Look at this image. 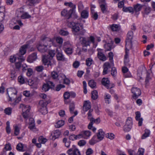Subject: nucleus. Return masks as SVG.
<instances>
[{
    "mask_svg": "<svg viewBox=\"0 0 155 155\" xmlns=\"http://www.w3.org/2000/svg\"><path fill=\"white\" fill-rule=\"evenodd\" d=\"M65 52L68 55H70L71 54L73 51V47L70 48H68L67 47V48L64 49Z\"/></svg>",
    "mask_w": 155,
    "mask_h": 155,
    "instance_id": "c03bdc74",
    "label": "nucleus"
},
{
    "mask_svg": "<svg viewBox=\"0 0 155 155\" xmlns=\"http://www.w3.org/2000/svg\"><path fill=\"white\" fill-rule=\"evenodd\" d=\"M136 119L138 121V125L139 126H141L142 124V122L143 119L142 118H140V113L139 112H136L135 113Z\"/></svg>",
    "mask_w": 155,
    "mask_h": 155,
    "instance_id": "6ab92c4d",
    "label": "nucleus"
},
{
    "mask_svg": "<svg viewBox=\"0 0 155 155\" xmlns=\"http://www.w3.org/2000/svg\"><path fill=\"white\" fill-rule=\"evenodd\" d=\"M88 84L89 86L92 88H95L96 85V83L93 80H90Z\"/></svg>",
    "mask_w": 155,
    "mask_h": 155,
    "instance_id": "e433bc0d",
    "label": "nucleus"
},
{
    "mask_svg": "<svg viewBox=\"0 0 155 155\" xmlns=\"http://www.w3.org/2000/svg\"><path fill=\"white\" fill-rule=\"evenodd\" d=\"M18 57L17 55H15L13 56H11L10 58V62L12 63L14 62H16L17 61Z\"/></svg>",
    "mask_w": 155,
    "mask_h": 155,
    "instance_id": "8fccbe9b",
    "label": "nucleus"
},
{
    "mask_svg": "<svg viewBox=\"0 0 155 155\" xmlns=\"http://www.w3.org/2000/svg\"><path fill=\"white\" fill-rule=\"evenodd\" d=\"M142 7V5L139 4H137L134 6V8H133L134 12H135L136 13L139 12L141 10Z\"/></svg>",
    "mask_w": 155,
    "mask_h": 155,
    "instance_id": "cd10ccee",
    "label": "nucleus"
},
{
    "mask_svg": "<svg viewBox=\"0 0 155 155\" xmlns=\"http://www.w3.org/2000/svg\"><path fill=\"white\" fill-rule=\"evenodd\" d=\"M14 134L15 136L18 135L20 132V128L16 125L14 126Z\"/></svg>",
    "mask_w": 155,
    "mask_h": 155,
    "instance_id": "4c0bfd02",
    "label": "nucleus"
},
{
    "mask_svg": "<svg viewBox=\"0 0 155 155\" xmlns=\"http://www.w3.org/2000/svg\"><path fill=\"white\" fill-rule=\"evenodd\" d=\"M103 67L104 70L103 72V75L106 74L109 72L110 71L108 69L111 68V66L110 64L108 62H105L103 65Z\"/></svg>",
    "mask_w": 155,
    "mask_h": 155,
    "instance_id": "dca6fc26",
    "label": "nucleus"
},
{
    "mask_svg": "<svg viewBox=\"0 0 155 155\" xmlns=\"http://www.w3.org/2000/svg\"><path fill=\"white\" fill-rule=\"evenodd\" d=\"M12 111V109L11 108L8 107L5 110V113L6 114L8 115H10L11 114Z\"/></svg>",
    "mask_w": 155,
    "mask_h": 155,
    "instance_id": "603ef678",
    "label": "nucleus"
},
{
    "mask_svg": "<svg viewBox=\"0 0 155 155\" xmlns=\"http://www.w3.org/2000/svg\"><path fill=\"white\" fill-rule=\"evenodd\" d=\"M151 8L149 7H146L145 8L143 15L144 17H145L146 15H148L151 12Z\"/></svg>",
    "mask_w": 155,
    "mask_h": 155,
    "instance_id": "72a5a7b5",
    "label": "nucleus"
},
{
    "mask_svg": "<svg viewBox=\"0 0 155 155\" xmlns=\"http://www.w3.org/2000/svg\"><path fill=\"white\" fill-rule=\"evenodd\" d=\"M70 97V92H66L64 94V97L65 99L67 100Z\"/></svg>",
    "mask_w": 155,
    "mask_h": 155,
    "instance_id": "338daca9",
    "label": "nucleus"
},
{
    "mask_svg": "<svg viewBox=\"0 0 155 155\" xmlns=\"http://www.w3.org/2000/svg\"><path fill=\"white\" fill-rule=\"evenodd\" d=\"M54 39H51L45 36L41 37V41L37 45V48L39 51L44 52L46 51L48 47H50L53 44Z\"/></svg>",
    "mask_w": 155,
    "mask_h": 155,
    "instance_id": "f257e3e1",
    "label": "nucleus"
},
{
    "mask_svg": "<svg viewBox=\"0 0 155 155\" xmlns=\"http://www.w3.org/2000/svg\"><path fill=\"white\" fill-rule=\"evenodd\" d=\"M39 96L40 97L45 100L44 101H46L48 100H50L49 99H48L47 98L46 95L44 94H40Z\"/></svg>",
    "mask_w": 155,
    "mask_h": 155,
    "instance_id": "5fc2aeb1",
    "label": "nucleus"
},
{
    "mask_svg": "<svg viewBox=\"0 0 155 155\" xmlns=\"http://www.w3.org/2000/svg\"><path fill=\"white\" fill-rule=\"evenodd\" d=\"M75 108V105L73 103L70 104L69 106V110L71 113H73Z\"/></svg>",
    "mask_w": 155,
    "mask_h": 155,
    "instance_id": "3c124183",
    "label": "nucleus"
},
{
    "mask_svg": "<svg viewBox=\"0 0 155 155\" xmlns=\"http://www.w3.org/2000/svg\"><path fill=\"white\" fill-rule=\"evenodd\" d=\"M106 137L110 140H113L114 138V135L112 133L107 134L106 135Z\"/></svg>",
    "mask_w": 155,
    "mask_h": 155,
    "instance_id": "bf43d9fd",
    "label": "nucleus"
},
{
    "mask_svg": "<svg viewBox=\"0 0 155 155\" xmlns=\"http://www.w3.org/2000/svg\"><path fill=\"white\" fill-rule=\"evenodd\" d=\"M47 141V140L45 138L43 137H40L38 139V141L40 143L44 144L46 143Z\"/></svg>",
    "mask_w": 155,
    "mask_h": 155,
    "instance_id": "49530a36",
    "label": "nucleus"
},
{
    "mask_svg": "<svg viewBox=\"0 0 155 155\" xmlns=\"http://www.w3.org/2000/svg\"><path fill=\"white\" fill-rule=\"evenodd\" d=\"M133 32L132 31H129L128 32L127 34V39L126 40V44L127 45L128 44L131 45L132 44V40L133 39Z\"/></svg>",
    "mask_w": 155,
    "mask_h": 155,
    "instance_id": "2eb2a0df",
    "label": "nucleus"
},
{
    "mask_svg": "<svg viewBox=\"0 0 155 155\" xmlns=\"http://www.w3.org/2000/svg\"><path fill=\"white\" fill-rule=\"evenodd\" d=\"M123 11L125 12H129L130 13H133L134 12V9L132 7H123Z\"/></svg>",
    "mask_w": 155,
    "mask_h": 155,
    "instance_id": "7c9ffc66",
    "label": "nucleus"
},
{
    "mask_svg": "<svg viewBox=\"0 0 155 155\" xmlns=\"http://www.w3.org/2000/svg\"><path fill=\"white\" fill-rule=\"evenodd\" d=\"M55 54L54 51L51 50L49 52L48 54L46 57L47 58H43L42 60L45 65H47L48 67L52 66V62H54L53 60H49L48 59H52Z\"/></svg>",
    "mask_w": 155,
    "mask_h": 155,
    "instance_id": "7ed1b4c3",
    "label": "nucleus"
},
{
    "mask_svg": "<svg viewBox=\"0 0 155 155\" xmlns=\"http://www.w3.org/2000/svg\"><path fill=\"white\" fill-rule=\"evenodd\" d=\"M39 0H28L26 2L27 5L30 6H32L35 4L38 3Z\"/></svg>",
    "mask_w": 155,
    "mask_h": 155,
    "instance_id": "bb28decb",
    "label": "nucleus"
},
{
    "mask_svg": "<svg viewBox=\"0 0 155 155\" xmlns=\"http://www.w3.org/2000/svg\"><path fill=\"white\" fill-rule=\"evenodd\" d=\"M28 124L29 125L28 128L30 130L34 132L37 130L35 126V121L33 118L31 117L29 118Z\"/></svg>",
    "mask_w": 155,
    "mask_h": 155,
    "instance_id": "4468645a",
    "label": "nucleus"
},
{
    "mask_svg": "<svg viewBox=\"0 0 155 155\" xmlns=\"http://www.w3.org/2000/svg\"><path fill=\"white\" fill-rule=\"evenodd\" d=\"M81 17L84 18H86L88 17V12L86 10H84L81 13Z\"/></svg>",
    "mask_w": 155,
    "mask_h": 155,
    "instance_id": "a19ab883",
    "label": "nucleus"
},
{
    "mask_svg": "<svg viewBox=\"0 0 155 155\" xmlns=\"http://www.w3.org/2000/svg\"><path fill=\"white\" fill-rule=\"evenodd\" d=\"M68 26L71 28L73 34L74 35H83L86 32V30L83 29L82 25L78 22H73L67 21Z\"/></svg>",
    "mask_w": 155,
    "mask_h": 155,
    "instance_id": "f03ea898",
    "label": "nucleus"
},
{
    "mask_svg": "<svg viewBox=\"0 0 155 155\" xmlns=\"http://www.w3.org/2000/svg\"><path fill=\"white\" fill-rule=\"evenodd\" d=\"M7 94L9 98V101H12L15 100V98L16 97L17 91L15 89L13 88H10L7 90Z\"/></svg>",
    "mask_w": 155,
    "mask_h": 155,
    "instance_id": "423d86ee",
    "label": "nucleus"
},
{
    "mask_svg": "<svg viewBox=\"0 0 155 155\" xmlns=\"http://www.w3.org/2000/svg\"><path fill=\"white\" fill-rule=\"evenodd\" d=\"M56 41L57 43H58L60 45H61L62 44L63 42V39L60 37H58L56 38Z\"/></svg>",
    "mask_w": 155,
    "mask_h": 155,
    "instance_id": "69168bd1",
    "label": "nucleus"
},
{
    "mask_svg": "<svg viewBox=\"0 0 155 155\" xmlns=\"http://www.w3.org/2000/svg\"><path fill=\"white\" fill-rule=\"evenodd\" d=\"M128 70V69L126 67H124L122 68V71L124 74V76L125 78L130 77H131V75L130 74H129L127 75V74H125L127 72Z\"/></svg>",
    "mask_w": 155,
    "mask_h": 155,
    "instance_id": "2f4dec72",
    "label": "nucleus"
},
{
    "mask_svg": "<svg viewBox=\"0 0 155 155\" xmlns=\"http://www.w3.org/2000/svg\"><path fill=\"white\" fill-rule=\"evenodd\" d=\"M59 33L60 35H61L64 36H66L68 35L69 33L67 31H64L63 30H61L60 31Z\"/></svg>",
    "mask_w": 155,
    "mask_h": 155,
    "instance_id": "13d9d810",
    "label": "nucleus"
},
{
    "mask_svg": "<svg viewBox=\"0 0 155 155\" xmlns=\"http://www.w3.org/2000/svg\"><path fill=\"white\" fill-rule=\"evenodd\" d=\"M83 138L85 139H88L91 134V132L89 130H84L82 132Z\"/></svg>",
    "mask_w": 155,
    "mask_h": 155,
    "instance_id": "a878e982",
    "label": "nucleus"
},
{
    "mask_svg": "<svg viewBox=\"0 0 155 155\" xmlns=\"http://www.w3.org/2000/svg\"><path fill=\"white\" fill-rule=\"evenodd\" d=\"M2 9H3L4 11L5 9V8L3 7H1L0 8V22H2L4 20L5 16L4 13L1 11Z\"/></svg>",
    "mask_w": 155,
    "mask_h": 155,
    "instance_id": "f704fd0d",
    "label": "nucleus"
},
{
    "mask_svg": "<svg viewBox=\"0 0 155 155\" xmlns=\"http://www.w3.org/2000/svg\"><path fill=\"white\" fill-rule=\"evenodd\" d=\"M29 46L28 45L26 44L21 46L19 50L20 54L21 55L24 54L26 52V49L28 48Z\"/></svg>",
    "mask_w": 155,
    "mask_h": 155,
    "instance_id": "393cba45",
    "label": "nucleus"
},
{
    "mask_svg": "<svg viewBox=\"0 0 155 155\" xmlns=\"http://www.w3.org/2000/svg\"><path fill=\"white\" fill-rule=\"evenodd\" d=\"M50 100L46 101H40L39 104L41 106L40 108V111L42 114H45L47 113V110L46 106L50 102Z\"/></svg>",
    "mask_w": 155,
    "mask_h": 155,
    "instance_id": "0eeeda50",
    "label": "nucleus"
},
{
    "mask_svg": "<svg viewBox=\"0 0 155 155\" xmlns=\"http://www.w3.org/2000/svg\"><path fill=\"white\" fill-rule=\"evenodd\" d=\"M83 88H84V92L85 94H87V84L85 81H84L83 82Z\"/></svg>",
    "mask_w": 155,
    "mask_h": 155,
    "instance_id": "4d7b16f0",
    "label": "nucleus"
},
{
    "mask_svg": "<svg viewBox=\"0 0 155 155\" xmlns=\"http://www.w3.org/2000/svg\"><path fill=\"white\" fill-rule=\"evenodd\" d=\"M23 106V116L25 119H26L30 117L29 111L30 107L28 105L25 106L22 105Z\"/></svg>",
    "mask_w": 155,
    "mask_h": 155,
    "instance_id": "9d476101",
    "label": "nucleus"
},
{
    "mask_svg": "<svg viewBox=\"0 0 155 155\" xmlns=\"http://www.w3.org/2000/svg\"><path fill=\"white\" fill-rule=\"evenodd\" d=\"M54 84L52 82L49 81L47 84L43 85L42 89L43 91L46 92L48 91L50 88L54 87Z\"/></svg>",
    "mask_w": 155,
    "mask_h": 155,
    "instance_id": "ddd939ff",
    "label": "nucleus"
},
{
    "mask_svg": "<svg viewBox=\"0 0 155 155\" xmlns=\"http://www.w3.org/2000/svg\"><path fill=\"white\" fill-rule=\"evenodd\" d=\"M80 39L81 42V44L84 46L87 47L89 46L91 43H92L94 45H95V47L97 45L95 43L94 38L93 36H91L87 38H81Z\"/></svg>",
    "mask_w": 155,
    "mask_h": 155,
    "instance_id": "20e7f679",
    "label": "nucleus"
},
{
    "mask_svg": "<svg viewBox=\"0 0 155 155\" xmlns=\"http://www.w3.org/2000/svg\"><path fill=\"white\" fill-rule=\"evenodd\" d=\"M17 150L19 151H23V145L21 143L18 144L16 146Z\"/></svg>",
    "mask_w": 155,
    "mask_h": 155,
    "instance_id": "a18cd8bd",
    "label": "nucleus"
},
{
    "mask_svg": "<svg viewBox=\"0 0 155 155\" xmlns=\"http://www.w3.org/2000/svg\"><path fill=\"white\" fill-rule=\"evenodd\" d=\"M104 133L101 129H99L97 133V139L99 140H103L104 137Z\"/></svg>",
    "mask_w": 155,
    "mask_h": 155,
    "instance_id": "4be33fe9",
    "label": "nucleus"
},
{
    "mask_svg": "<svg viewBox=\"0 0 155 155\" xmlns=\"http://www.w3.org/2000/svg\"><path fill=\"white\" fill-rule=\"evenodd\" d=\"M73 148L69 149L67 151V153L69 155H81L80 152L79 150L75 148V146H73Z\"/></svg>",
    "mask_w": 155,
    "mask_h": 155,
    "instance_id": "f8f14e48",
    "label": "nucleus"
},
{
    "mask_svg": "<svg viewBox=\"0 0 155 155\" xmlns=\"http://www.w3.org/2000/svg\"><path fill=\"white\" fill-rule=\"evenodd\" d=\"M51 76L52 78L54 79H56L58 77V74L55 71H53L51 72Z\"/></svg>",
    "mask_w": 155,
    "mask_h": 155,
    "instance_id": "864d4df0",
    "label": "nucleus"
},
{
    "mask_svg": "<svg viewBox=\"0 0 155 155\" xmlns=\"http://www.w3.org/2000/svg\"><path fill=\"white\" fill-rule=\"evenodd\" d=\"M16 55H17L18 57L17 58V60L18 61L22 62L24 61L25 60V58L22 56V55H18V54Z\"/></svg>",
    "mask_w": 155,
    "mask_h": 155,
    "instance_id": "052dcab7",
    "label": "nucleus"
},
{
    "mask_svg": "<svg viewBox=\"0 0 155 155\" xmlns=\"http://www.w3.org/2000/svg\"><path fill=\"white\" fill-rule=\"evenodd\" d=\"M98 97L97 92L96 90H94L92 91L91 93V98H92L95 100Z\"/></svg>",
    "mask_w": 155,
    "mask_h": 155,
    "instance_id": "c9c22d12",
    "label": "nucleus"
},
{
    "mask_svg": "<svg viewBox=\"0 0 155 155\" xmlns=\"http://www.w3.org/2000/svg\"><path fill=\"white\" fill-rule=\"evenodd\" d=\"M57 59L59 61H64L65 60V58L64 57V55L60 52H58L56 55Z\"/></svg>",
    "mask_w": 155,
    "mask_h": 155,
    "instance_id": "c756f323",
    "label": "nucleus"
},
{
    "mask_svg": "<svg viewBox=\"0 0 155 155\" xmlns=\"http://www.w3.org/2000/svg\"><path fill=\"white\" fill-rule=\"evenodd\" d=\"M35 69L37 71L41 72L44 69V67L42 66L41 65L36 67Z\"/></svg>",
    "mask_w": 155,
    "mask_h": 155,
    "instance_id": "e2e57ef3",
    "label": "nucleus"
},
{
    "mask_svg": "<svg viewBox=\"0 0 155 155\" xmlns=\"http://www.w3.org/2000/svg\"><path fill=\"white\" fill-rule=\"evenodd\" d=\"M132 120L131 117H128L126 120V124L124 127V131H129L132 128Z\"/></svg>",
    "mask_w": 155,
    "mask_h": 155,
    "instance_id": "1a4fd4ad",
    "label": "nucleus"
},
{
    "mask_svg": "<svg viewBox=\"0 0 155 155\" xmlns=\"http://www.w3.org/2000/svg\"><path fill=\"white\" fill-rule=\"evenodd\" d=\"M73 12V10L70 9L68 11L65 9H64L61 12V15L62 16L65 17L68 20L71 19V14Z\"/></svg>",
    "mask_w": 155,
    "mask_h": 155,
    "instance_id": "9b49d317",
    "label": "nucleus"
},
{
    "mask_svg": "<svg viewBox=\"0 0 155 155\" xmlns=\"http://www.w3.org/2000/svg\"><path fill=\"white\" fill-rule=\"evenodd\" d=\"M64 5L67 6H68L72 8L71 9H73V12L74 11V10L76 8V5H75L73 4L71 2H65Z\"/></svg>",
    "mask_w": 155,
    "mask_h": 155,
    "instance_id": "58836bf2",
    "label": "nucleus"
},
{
    "mask_svg": "<svg viewBox=\"0 0 155 155\" xmlns=\"http://www.w3.org/2000/svg\"><path fill=\"white\" fill-rule=\"evenodd\" d=\"M144 149L142 148H139L137 153V155H143Z\"/></svg>",
    "mask_w": 155,
    "mask_h": 155,
    "instance_id": "6e6d98bb",
    "label": "nucleus"
},
{
    "mask_svg": "<svg viewBox=\"0 0 155 155\" xmlns=\"http://www.w3.org/2000/svg\"><path fill=\"white\" fill-rule=\"evenodd\" d=\"M97 56L99 59L102 61H104L106 60V57L102 52V50L99 49L97 50Z\"/></svg>",
    "mask_w": 155,
    "mask_h": 155,
    "instance_id": "a211bd4d",
    "label": "nucleus"
},
{
    "mask_svg": "<svg viewBox=\"0 0 155 155\" xmlns=\"http://www.w3.org/2000/svg\"><path fill=\"white\" fill-rule=\"evenodd\" d=\"M66 47H67L68 48H71L73 47L72 44L69 42L68 41H67L64 43L63 48L64 49H66Z\"/></svg>",
    "mask_w": 155,
    "mask_h": 155,
    "instance_id": "79ce46f5",
    "label": "nucleus"
},
{
    "mask_svg": "<svg viewBox=\"0 0 155 155\" xmlns=\"http://www.w3.org/2000/svg\"><path fill=\"white\" fill-rule=\"evenodd\" d=\"M91 122H90L88 125V128L89 129H91L93 127V125L94 123H95L97 124L99 123L100 122V119L98 118L96 119H93V120H91Z\"/></svg>",
    "mask_w": 155,
    "mask_h": 155,
    "instance_id": "412c9836",
    "label": "nucleus"
},
{
    "mask_svg": "<svg viewBox=\"0 0 155 155\" xmlns=\"http://www.w3.org/2000/svg\"><path fill=\"white\" fill-rule=\"evenodd\" d=\"M97 137L96 136H94L89 141V143L91 145H94V144L98 142L99 140H97Z\"/></svg>",
    "mask_w": 155,
    "mask_h": 155,
    "instance_id": "c85d7f7f",
    "label": "nucleus"
},
{
    "mask_svg": "<svg viewBox=\"0 0 155 155\" xmlns=\"http://www.w3.org/2000/svg\"><path fill=\"white\" fill-rule=\"evenodd\" d=\"M33 73V70L31 68H28L27 70L26 74L27 76L30 77L32 74Z\"/></svg>",
    "mask_w": 155,
    "mask_h": 155,
    "instance_id": "680f3d73",
    "label": "nucleus"
},
{
    "mask_svg": "<svg viewBox=\"0 0 155 155\" xmlns=\"http://www.w3.org/2000/svg\"><path fill=\"white\" fill-rule=\"evenodd\" d=\"M100 6L101 8V11L103 13H105L107 12V3L101 4L100 5Z\"/></svg>",
    "mask_w": 155,
    "mask_h": 155,
    "instance_id": "473e14b6",
    "label": "nucleus"
},
{
    "mask_svg": "<svg viewBox=\"0 0 155 155\" xmlns=\"http://www.w3.org/2000/svg\"><path fill=\"white\" fill-rule=\"evenodd\" d=\"M91 108V103L89 101H85L84 102L83 106V109L84 111H86L90 109Z\"/></svg>",
    "mask_w": 155,
    "mask_h": 155,
    "instance_id": "b1692460",
    "label": "nucleus"
},
{
    "mask_svg": "<svg viewBox=\"0 0 155 155\" xmlns=\"http://www.w3.org/2000/svg\"><path fill=\"white\" fill-rule=\"evenodd\" d=\"M104 47L107 51H110L111 49V46L110 44L108 43L105 45Z\"/></svg>",
    "mask_w": 155,
    "mask_h": 155,
    "instance_id": "0e129e2a",
    "label": "nucleus"
},
{
    "mask_svg": "<svg viewBox=\"0 0 155 155\" xmlns=\"http://www.w3.org/2000/svg\"><path fill=\"white\" fill-rule=\"evenodd\" d=\"M150 131L146 129L145 130V133L142 136V139H144L148 137L150 135Z\"/></svg>",
    "mask_w": 155,
    "mask_h": 155,
    "instance_id": "37998d69",
    "label": "nucleus"
},
{
    "mask_svg": "<svg viewBox=\"0 0 155 155\" xmlns=\"http://www.w3.org/2000/svg\"><path fill=\"white\" fill-rule=\"evenodd\" d=\"M110 81L108 78H103L102 81V84L107 89L112 88L113 86L109 83Z\"/></svg>",
    "mask_w": 155,
    "mask_h": 155,
    "instance_id": "f3484780",
    "label": "nucleus"
},
{
    "mask_svg": "<svg viewBox=\"0 0 155 155\" xmlns=\"http://www.w3.org/2000/svg\"><path fill=\"white\" fill-rule=\"evenodd\" d=\"M61 134V132L59 130H56L53 131L51 134L52 136V139L54 140L56 138H58Z\"/></svg>",
    "mask_w": 155,
    "mask_h": 155,
    "instance_id": "aec40b11",
    "label": "nucleus"
},
{
    "mask_svg": "<svg viewBox=\"0 0 155 155\" xmlns=\"http://www.w3.org/2000/svg\"><path fill=\"white\" fill-rule=\"evenodd\" d=\"M111 30L113 31H117L118 28V26L117 25L113 24L111 27Z\"/></svg>",
    "mask_w": 155,
    "mask_h": 155,
    "instance_id": "774afa93",
    "label": "nucleus"
},
{
    "mask_svg": "<svg viewBox=\"0 0 155 155\" xmlns=\"http://www.w3.org/2000/svg\"><path fill=\"white\" fill-rule=\"evenodd\" d=\"M93 62V60L90 58H88L86 60V64L87 66H90Z\"/></svg>",
    "mask_w": 155,
    "mask_h": 155,
    "instance_id": "09e8293b",
    "label": "nucleus"
},
{
    "mask_svg": "<svg viewBox=\"0 0 155 155\" xmlns=\"http://www.w3.org/2000/svg\"><path fill=\"white\" fill-rule=\"evenodd\" d=\"M16 16L22 19H28L31 17V16L28 13L24 12L22 8L18 9L16 12Z\"/></svg>",
    "mask_w": 155,
    "mask_h": 155,
    "instance_id": "39448f33",
    "label": "nucleus"
},
{
    "mask_svg": "<svg viewBox=\"0 0 155 155\" xmlns=\"http://www.w3.org/2000/svg\"><path fill=\"white\" fill-rule=\"evenodd\" d=\"M64 124V121L63 120H59L58 121L56 124L55 125V127L57 128H59L63 126Z\"/></svg>",
    "mask_w": 155,
    "mask_h": 155,
    "instance_id": "ea45409f",
    "label": "nucleus"
},
{
    "mask_svg": "<svg viewBox=\"0 0 155 155\" xmlns=\"http://www.w3.org/2000/svg\"><path fill=\"white\" fill-rule=\"evenodd\" d=\"M131 91L133 94L132 97L134 99L138 98L141 94L140 90L136 87H133L131 89Z\"/></svg>",
    "mask_w": 155,
    "mask_h": 155,
    "instance_id": "6e6552de",
    "label": "nucleus"
},
{
    "mask_svg": "<svg viewBox=\"0 0 155 155\" xmlns=\"http://www.w3.org/2000/svg\"><path fill=\"white\" fill-rule=\"evenodd\" d=\"M37 59V56L36 54L34 53L29 56L27 59V61L30 63H32L34 61H35Z\"/></svg>",
    "mask_w": 155,
    "mask_h": 155,
    "instance_id": "5701e85b",
    "label": "nucleus"
},
{
    "mask_svg": "<svg viewBox=\"0 0 155 155\" xmlns=\"http://www.w3.org/2000/svg\"><path fill=\"white\" fill-rule=\"evenodd\" d=\"M18 82L21 84L24 83L25 80L24 77L22 75H21L18 77Z\"/></svg>",
    "mask_w": 155,
    "mask_h": 155,
    "instance_id": "de8ad7c7",
    "label": "nucleus"
}]
</instances>
